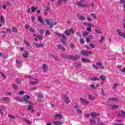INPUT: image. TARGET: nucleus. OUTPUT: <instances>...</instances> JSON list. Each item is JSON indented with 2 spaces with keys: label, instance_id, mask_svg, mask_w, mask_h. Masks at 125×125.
<instances>
[{
  "label": "nucleus",
  "instance_id": "5",
  "mask_svg": "<svg viewBox=\"0 0 125 125\" xmlns=\"http://www.w3.org/2000/svg\"><path fill=\"white\" fill-rule=\"evenodd\" d=\"M116 31H117L118 35H119V36H120V37H122V38H123V39H125V32H122V31H121V30H120L119 29H117Z\"/></svg>",
  "mask_w": 125,
  "mask_h": 125
},
{
  "label": "nucleus",
  "instance_id": "13",
  "mask_svg": "<svg viewBox=\"0 0 125 125\" xmlns=\"http://www.w3.org/2000/svg\"><path fill=\"white\" fill-rule=\"evenodd\" d=\"M63 98H64L65 102L66 104H69L71 102L70 99H69V97L67 96L66 95H64L63 96Z\"/></svg>",
  "mask_w": 125,
  "mask_h": 125
},
{
  "label": "nucleus",
  "instance_id": "26",
  "mask_svg": "<svg viewBox=\"0 0 125 125\" xmlns=\"http://www.w3.org/2000/svg\"><path fill=\"white\" fill-rule=\"evenodd\" d=\"M24 122L27 124V125H31L32 124V122L30 121V120L27 119H24Z\"/></svg>",
  "mask_w": 125,
  "mask_h": 125
},
{
  "label": "nucleus",
  "instance_id": "64",
  "mask_svg": "<svg viewBox=\"0 0 125 125\" xmlns=\"http://www.w3.org/2000/svg\"><path fill=\"white\" fill-rule=\"evenodd\" d=\"M120 2L124 5L125 4V0H120Z\"/></svg>",
  "mask_w": 125,
  "mask_h": 125
},
{
  "label": "nucleus",
  "instance_id": "50",
  "mask_svg": "<svg viewBox=\"0 0 125 125\" xmlns=\"http://www.w3.org/2000/svg\"><path fill=\"white\" fill-rule=\"evenodd\" d=\"M8 117L10 118V119H12V120H14V119H15V117L13 116L11 114H9Z\"/></svg>",
  "mask_w": 125,
  "mask_h": 125
},
{
  "label": "nucleus",
  "instance_id": "34",
  "mask_svg": "<svg viewBox=\"0 0 125 125\" xmlns=\"http://www.w3.org/2000/svg\"><path fill=\"white\" fill-rule=\"evenodd\" d=\"M86 19L83 16H80L79 17V20L81 21H84Z\"/></svg>",
  "mask_w": 125,
  "mask_h": 125
},
{
  "label": "nucleus",
  "instance_id": "29",
  "mask_svg": "<svg viewBox=\"0 0 125 125\" xmlns=\"http://www.w3.org/2000/svg\"><path fill=\"white\" fill-rule=\"evenodd\" d=\"M91 16H92V17L93 18H94V19L96 20L97 19V17L96 16V14H94V13H91L90 14Z\"/></svg>",
  "mask_w": 125,
  "mask_h": 125
},
{
  "label": "nucleus",
  "instance_id": "35",
  "mask_svg": "<svg viewBox=\"0 0 125 125\" xmlns=\"http://www.w3.org/2000/svg\"><path fill=\"white\" fill-rule=\"evenodd\" d=\"M109 101H119V100L115 98H109Z\"/></svg>",
  "mask_w": 125,
  "mask_h": 125
},
{
  "label": "nucleus",
  "instance_id": "23",
  "mask_svg": "<svg viewBox=\"0 0 125 125\" xmlns=\"http://www.w3.org/2000/svg\"><path fill=\"white\" fill-rule=\"evenodd\" d=\"M91 116L92 117V118H93V119H94V117L99 116V114L96 112H92L91 113Z\"/></svg>",
  "mask_w": 125,
  "mask_h": 125
},
{
  "label": "nucleus",
  "instance_id": "52",
  "mask_svg": "<svg viewBox=\"0 0 125 125\" xmlns=\"http://www.w3.org/2000/svg\"><path fill=\"white\" fill-rule=\"evenodd\" d=\"M103 41H104V37H101V39L99 41L100 43H102V42H103Z\"/></svg>",
  "mask_w": 125,
  "mask_h": 125
},
{
  "label": "nucleus",
  "instance_id": "62",
  "mask_svg": "<svg viewBox=\"0 0 125 125\" xmlns=\"http://www.w3.org/2000/svg\"><path fill=\"white\" fill-rule=\"evenodd\" d=\"M69 31L70 32V33H74V29H73V28H70L69 29Z\"/></svg>",
  "mask_w": 125,
  "mask_h": 125
},
{
  "label": "nucleus",
  "instance_id": "6",
  "mask_svg": "<svg viewBox=\"0 0 125 125\" xmlns=\"http://www.w3.org/2000/svg\"><path fill=\"white\" fill-rule=\"evenodd\" d=\"M29 99H30V96L28 95L24 96L23 100L25 101V103L27 104H33V103L29 101Z\"/></svg>",
  "mask_w": 125,
  "mask_h": 125
},
{
  "label": "nucleus",
  "instance_id": "57",
  "mask_svg": "<svg viewBox=\"0 0 125 125\" xmlns=\"http://www.w3.org/2000/svg\"><path fill=\"white\" fill-rule=\"evenodd\" d=\"M46 35H50V32L48 30L46 31L45 36H46Z\"/></svg>",
  "mask_w": 125,
  "mask_h": 125
},
{
  "label": "nucleus",
  "instance_id": "4",
  "mask_svg": "<svg viewBox=\"0 0 125 125\" xmlns=\"http://www.w3.org/2000/svg\"><path fill=\"white\" fill-rule=\"evenodd\" d=\"M81 54L82 55H83V56L87 57L89 54H92V52L90 51L82 50L81 51Z\"/></svg>",
  "mask_w": 125,
  "mask_h": 125
},
{
  "label": "nucleus",
  "instance_id": "61",
  "mask_svg": "<svg viewBox=\"0 0 125 125\" xmlns=\"http://www.w3.org/2000/svg\"><path fill=\"white\" fill-rule=\"evenodd\" d=\"M70 46L71 48H75V45L73 43L70 44Z\"/></svg>",
  "mask_w": 125,
  "mask_h": 125
},
{
  "label": "nucleus",
  "instance_id": "60",
  "mask_svg": "<svg viewBox=\"0 0 125 125\" xmlns=\"http://www.w3.org/2000/svg\"><path fill=\"white\" fill-rule=\"evenodd\" d=\"M86 42H90V39H89V38H86Z\"/></svg>",
  "mask_w": 125,
  "mask_h": 125
},
{
  "label": "nucleus",
  "instance_id": "21",
  "mask_svg": "<svg viewBox=\"0 0 125 125\" xmlns=\"http://www.w3.org/2000/svg\"><path fill=\"white\" fill-rule=\"evenodd\" d=\"M5 110H6V108L3 107V106H1L0 107V115H2V116L3 115V112H2V111H5Z\"/></svg>",
  "mask_w": 125,
  "mask_h": 125
},
{
  "label": "nucleus",
  "instance_id": "44",
  "mask_svg": "<svg viewBox=\"0 0 125 125\" xmlns=\"http://www.w3.org/2000/svg\"><path fill=\"white\" fill-rule=\"evenodd\" d=\"M74 108H80V105H79L78 103H75V105H74Z\"/></svg>",
  "mask_w": 125,
  "mask_h": 125
},
{
  "label": "nucleus",
  "instance_id": "49",
  "mask_svg": "<svg viewBox=\"0 0 125 125\" xmlns=\"http://www.w3.org/2000/svg\"><path fill=\"white\" fill-rule=\"evenodd\" d=\"M80 42H81V43H82V44H83V43H84V40H83V39L82 38H80Z\"/></svg>",
  "mask_w": 125,
  "mask_h": 125
},
{
  "label": "nucleus",
  "instance_id": "37",
  "mask_svg": "<svg viewBox=\"0 0 125 125\" xmlns=\"http://www.w3.org/2000/svg\"><path fill=\"white\" fill-rule=\"evenodd\" d=\"M89 86L91 89H96V86L94 84H91Z\"/></svg>",
  "mask_w": 125,
  "mask_h": 125
},
{
  "label": "nucleus",
  "instance_id": "39",
  "mask_svg": "<svg viewBox=\"0 0 125 125\" xmlns=\"http://www.w3.org/2000/svg\"><path fill=\"white\" fill-rule=\"evenodd\" d=\"M88 35V32L86 31H84V32L83 33V38H85V37H86V36H87Z\"/></svg>",
  "mask_w": 125,
  "mask_h": 125
},
{
  "label": "nucleus",
  "instance_id": "27",
  "mask_svg": "<svg viewBox=\"0 0 125 125\" xmlns=\"http://www.w3.org/2000/svg\"><path fill=\"white\" fill-rule=\"evenodd\" d=\"M99 78L101 81L104 82L106 79V77H104L103 76H100Z\"/></svg>",
  "mask_w": 125,
  "mask_h": 125
},
{
  "label": "nucleus",
  "instance_id": "3",
  "mask_svg": "<svg viewBox=\"0 0 125 125\" xmlns=\"http://www.w3.org/2000/svg\"><path fill=\"white\" fill-rule=\"evenodd\" d=\"M45 22H46L47 25L49 26V28H53V26H55L56 25H57V22H51V21H50V20H49V19H46L45 21Z\"/></svg>",
  "mask_w": 125,
  "mask_h": 125
},
{
  "label": "nucleus",
  "instance_id": "47",
  "mask_svg": "<svg viewBox=\"0 0 125 125\" xmlns=\"http://www.w3.org/2000/svg\"><path fill=\"white\" fill-rule=\"evenodd\" d=\"M11 32H12V30L10 28H7L6 29V33H11Z\"/></svg>",
  "mask_w": 125,
  "mask_h": 125
},
{
  "label": "nucleus",
  "instance_id": "30",
  "mask_svg": "<svg viewBox=\"0 0 125 125\" xmlns=\"http://www.w3.org/2000/svg\"><path fill=\"white\" fill-rule=\"evenodd\" d=\"M12 30L14 33H18V30H17V28L15 27V26H14L12 28Z\"/></svg>",
  "mask_w": 125,
  "mask_h": 125
},
{
  "label": "nucleus",
  "instance_id": "41",
  "mask_svg": "<svg viewBox=\"0 0 125 125\" xmlns=\"http://www.w3.org/2000/svg\"><path fill=\"white\" fill-rule=\"evenodd\" d=\"M34 36H36V37H37V38L40 40V41H42V36H41V35H37L36 34H34Z\"/></svg>",
  "mask_w": 125,
  "mask_h": 125
},
{
  "label": "nucleus",
  "instance_id": "45",
  "mask_svg": "<svg viewBox=\"0 0 125 125\" xmlns=\"http://www.w3.org/2000/svg\"><path fill=\"white\" fill-rule=\"evenodd\" d=\"M117 86H119V84H118V83H114L113 86L112 87V89H113V90L116 89V87H117Z\"/></svg>",
  "mask_w": 125,
  "mask_h": 125
},
{
  "label": "nucleus",
  "instance_id": "24",
  "mask_svg": "<svg viewBox=\"0 0 125 125\" xmlns=\"http://www.w3.org/2000/svg\"><path fill=\"white\" fill-rule=\"evenodd\" d=\"M2 100H3V101H4L5 103H8V102H9V99H8V97L2 98Z\"/></svg>",
  "mask_w": 125,
  "mask_h": 125
},
{
  "label": "nucleus",
  "instance_id": "28",
  "mask_svg": "<svg viewBox=\"0 0 125 125\" xmlns=\"http://www.w3.org/2000/svg\"><path fill=\"white\" fill-rule=\"evenodd\" d=\"M37 93V94L38 95L39 97H40V98H43V96L42 94V92H40L39 93Z\"/></svg>",
  "mask_w": 125,
  "mask_h": 125
},
{
  "label": "nucleus",
  "instance_id": "16",
  "mask_svg": "<svg viewBox=\"0 0 125 125\" xmlns=\"http://www.w3.org/2000/svg\"><path fill=\"white\" fill-rule=\"evenodd\" d=\"M61 57H63V58H65L66 59L70 60V58H71V55H68L66 54H61Z\"/></svg>",
  "mask_w": 125,
  "mask_h": 125
},
{
  "label": "nucleus",
  "instance_id": "32",
  "mask_svg": "<svg viewBox=\"0 0 125 125\" xmlns=\"http://www.w3.org/2000/svg\"><path fill=\"white\" fill-rule=\"evenodd\" d=\"M38 21L42 24L43 21L42 18V17H38Z\"/></svg>",
  "mask_w": 125,
  "mask_h": 125
},
{
  "label": "nucleus",
  "instance_id": "36",
  "mask_svg": "<svg viewBox=\"0 0 125 125\" xmlns=\"http://www.w3.org/2000/svg\"><path fill=\"white\" fill-rule=\"evenodd\" d=\"M88 98L90 100H94L95 99V97L92 96L91 95H89Z\"/></svg>",
  "mask_w": 125,
  "mask_h": 125
},
{
  "label": "nucleus",
  "instance_id": "25",
  "mask_svg": "<svg viewBox=\"0 0 125 125\" xmlns=\"http://www.w3.org/2000/svg\"><path fill=\"white\" fill-rule=\"evenodd\" d=\"M85 26H89V27H94V25L91 23H85Z\"/></svg>",
  "mask_w": 125,
  "mask_h": 125
},
{
  "label": "nucleus",
  "instance_id": "14",
  "mask_svg": "<svg viewBox=\"0 0 125 125\" xmlns=\"http://www.w3.org/2000/svg\"><path fill=\"white\" fill-rule=\"evenodd\" d=\"M78 59H80V56L77 55L75 57L72 55H70V60H78Z\"/></svg>",
  "mask_w": 125,
  "mask_h": 125
},
{
  "label": "nucleus",
  "instance_id": "22",
  "mask_svg": "<svg viewBox=\"0 0 125 125\" xmlns=\"http://www.w3.org/2000/svg\"><path fill=\"white\" fill-rule=\"evenodd\" d=\"M0 56L2 57L4 59L7 58V55L3 53H0Z\"/></svg>",
  "mask_w": 125,
  "mask_h": 125
},
{
  "label": "nucleus",
  "instance_id": "10",
  "mask_svg": "<svg viewBox=\"0 0 125 125\" xmlns=\"http://www.w3.org/2000/svg\"><path fill=\"white\" fill-rule=\"evenodd\" d=\"M95 28H96V29H95L96 33L97 34H102V31L99 26H95Z\"/></svg>",
  "mask_w": 125,
  "mask_h": 125
},
{
  "label": "nucleus",
  "instance_id": "9",
  "mask_svg": "<svg viewBox=\"0 0 125 125\" xmlns=\"http://www.w3.org/2000/svg\"><path fill=\"white\" fill-rule=\"evenodd\" d=\"M82 2H83V0H81L80 2H78L77 3V5H78V6H81V7H86L87 6Z\"/></svg>",
  "mask_w": 125,
  "mask_h": 125
},
{
  "label": "nucleus",
  "instance_id": "33",
  "mask_svg": "<svg viewBox=\"0 0 125 125\" xmlns=\"http://www.w3.org/2000/svg\"><path fill=\"white\" fill-rule=\"evenodd\" d=\"M25 78L26 79H30V80H35V78L32 77V76H30V75H25Z\"/></svg>",
  "mask_w": 125,
  "mask_h": 125
},
{
  "label": "nucleus",
  "instance_id": "2",
  "mask_svg": "<svg viewBox=\"0 0 125 125\" xmlns=\"http://www.w3.org/2000/svg\"><path fill=\"white\" fill-rule=\"evenodd\" d=\"M92 68L95 69L96 70H98L99 68L101 69V70H104L105 69V67L103 66H102V63L100 62H97L96 64H92Z\"/></svg>",
  "mask_w": 125,
  "mask_h": 125
},
{
  "label": "nucleus",
  "instance_id": "20",
  "mask_svg": "<svg viewBox=\"0 0 125 125\" xmlns=\"http://www.w3.org/2000/svg\"><path fill=\"white\" fill-rule=\"evenodd\" d=\"M53 125H62L63 123L61 121H54L52 122Z\"/></svg>",
  "mask_w": 125,
  "mask_h": 125
},
{
  "label": "nucleus",
  "instance_id": "11",
  "mask_svg": "<svg viewBox=\"0 0 125 125\" xmlns=\"http://www.w3.org/2000/svg\"><path fill=\"white\" fill-rule=\"evenodd\" d=\"M34 81H29V84L33 85V84H36V83H39V79H35Z\"/></svg>",
  "mask_w": 125,
  "mask_h": 125
},
{
  "label": "nucleus",
  "instance_id": "38",
  "mask_svg": "<svg viewBox=\"0 0 125 125\" xmlns=\"http://www.w3.org/2000/svg\"><path fill=\"white\" fill-rule=\"evenodd\" d=\"M95 124V120L94 119H90V125H94Z\"/></svg>",
  "mask_w": 125,
  "mask_h": 125
},
{
  "label": "nucleus",
  "instance_id": "1",
  "mask_svg": "<svg viewBox=\"0 0 125 125\" xmlns=\"http://www.w3.org/2000/svg\"><path fill=\"white\" fill-rule=\"evenodd\" d=\"M55 34L56 36H57L58 37H60V38H61L62 39H60V42L63 43V44H65L66 43V41H67V38L65 37V35L63 34H61L60 33L58 32H55Z\"/></svg>",
  "mask_w": 125,
  "mask_h": 125
},
{
  "label": "nucleus",
  "instance_id": "56",
  "mask_svg": "<svg viewBox=\"0 0 125 125\" xmlns=\"http://www.w3.org/2000/svg\"><path fill=\"white\" fill-rule=\"evenodd\" d=\"M53 58H54V59H55V60H59V59L56 56H53Z\"/></svg>",
  "mask_w": 125,
  "mask_h": 125
},
{
  "label": "nucleus",
  "instance_id": "17",
  "mask_svg": "<svg viewBox=\"0 0 125 125\" xmlns=\"http://www.w3.org/2000/svg\"><path fill=\"white\" fill-rule=\"evenodd\" d=\"M33 44L35 45V46H36V47H38V48H40L41 47H43V44H42V43H33Z\"/></svg>",
  "mask_w": 125,
  "mask_h": 125
},
{
  "label": "nucleus",
  "instance_id": "46",
  "mask_svg": "<svg viewBox=\"0 0 125 125\" xmlns=\"http://www.w3.org/2000/svg\"><path fill=\"white\" fill-rule=\"evenodd\" d=\"M92 81H99V78L97 77H93L91 79Z\"/></svg>",
  "mask_w": 125,
  "mask_h": 125
},
{
  "label": "nucleus",
  "instance_id": "43",
  "mask_svg": "<svg viewBox=\"0 0 125 125\" xmlns=\"http://www.w3.org/2000/svg\"><path fill=\"white\" fill-rule=\"evenodd\" d=\"M65 33L67 36H70V35H71V32H70L69 30H65Z\"/></svg>",
  "mask_w": 125,
  "mask_h": 125
},
{
  "label": "nucleus",
  "instance_id": "12",
  "mask_svg": "<svg viewBox=\"0 0 125 125\" xmlns=\"http://www.w3.org/2000/svg\"><path fill=\"white\" fill-rule=\"evenodd\" d=\"M80 100L81 102V103L83 104V105H87V104H89V102L88 101H87L83 99V98H80Z\"/></svg>",
  "mask_w": 125,
  "mask_h": 125
},
{
  "label": "nucleus",
  "instance_id": "58",
  "mask_svg": "<svg viewBox=\"0 0 125 125\" xmlns=\"http://www.w3.org/2000/svg\"><path fill=\"white\" fill-rule=\"evenodd\" d=\"M24 43L27 45V46H30V44L26 40H24Z\"/></svg>",
  "mask_w": 125,
  "mask_h": 125
},
{
  "label": "nucleus",
  "instance_id": "19",
  "mask_svg": "<svg viewBox=\"0 0 125 125\" xmlns=\"http://www.w3.org/2000/svg\"><path fill=\"white\" fill-rule=\"evenodd\" d=\"M42 68L43 69V71L44 73H45V72H47V66L46 65V64H43L42 65Z\"/></svg>",
  "mask_w": 125,
  "mask_h": 125
},
{
  "label": "nucleus",
  "instance_id": "8",
  "mask_svg": "<svg viewBox=\"0 0 125 125\" xmlns=\"http://www.w3.org/2000/svg\"><path fill=\"white\" fill-rule=\"evenodd\" d=\"M54 118L56 120H62L63 116L60 114H55Z\"/></svg>",
  "mask_w": 125,
  "mask_h": 125
},
{
  "label": "nucleus",
  "instance_id": "55",
  "mask_svg": "<svg viewBox=\"0 0 125 125\" xmlns=\"http://www.w3.org/2000/svg\"><path fill=\"white\" fill-rule=\"evenodd\" d=\"M89 45L91 48H95V46H94V45L93 44L90 43Z\"/></svg>",
  "mask_w": 125,
  "mask_h": 125
},
{
  "label": "nucleus",
  "instance_id": "63",
  "mask_svg": "<svg viewBox=\"0 0 125 125\" xmlns=\"http://www.w3.org/2000/svg\"><path fill=\"white\" fill-rule=\"evenodd\" d=\"M120 71L122 72V73H125V68L120 69Z\"/></svg>",
  "mask_w": 125,
  "mask_h": 125
},
{
  "label": "nucleus",
  "instance_id": "42",
  "mask_svg": "<svg viewBox=\"0 0 125 125\" xmlns=\"http://www.w3.org/2000/svg\"><path fill=\"white\" fill-rule=\"evenodd\" d=\"M22 56H23V57H24V58H29V54H28V53L23 54H22Z\"/></svg>",
  "mask_w": 125,
  "mask_h": 125
},
{
  "label": "nucleus",
  "instance_id": "59",
  "mask_svg": "<svg viewBox=\"0 0 125 125\" xmlns=\"http://www.w3.org/2000/svg\"><path fill=\"white\" fill-rule=\"evenodd\" d=\"M85 118H89L90 117V114H86L84 115Z\"/></svg>",
  "mask_w": 125,
  "mask_h": 125
},
{
  "label": "nucleus",
  "instance_id": "15",
  "mask_svg": "<svg viewBox=\"0 0 125 125\" xmlns=\"http://www.w3.org/2000/svg\"><path fill=\"white\" fill-rule=\"evenodd\" d=\"M57 47H58V49H61V50L62 51H66V49L64 48L61 44L57 45Z\"/></svg>",
  "mask_w": 125,
  "mask_h": 125
},
{
  "label": "nucleus",
  "instance_id": "7",
  "mask_svg": "<svg viewBox=\"0 0 125 125\" xmlns=\"http://www.w3.org/2000/svg\"><path fill=\"white\" fill-rule=\"evenodd\" d=\"M34 104V103H33V104H28L27 106V110H28V111H31L32 113H34V112H35V110L33 108V106L31 105Z\"/></svg>",
  "mask_w": 125,
  "mask_h": 125
},
{
  "label": "nucleus",
  "instance_id": "53",
  "mask_svg": "<svg viewBox=\"0 0 125 125\" xmlns=\"http://www.w3.org/2000/svg\"><path fill=\"white\" fill-rule=\"evenodd\" d=\"M86 30L88 32H91L92 31V29H91V27H87L86 28Z\"/></svg>",
  "mask_w": 125,
  "mask_h": 125
},
{
  "label": "nucleus",
  "instance_id": "31",
  "mask_svg": "<svg viewBox=\"0 0 125 125\" xmlns=\"http://www.w3.org/2000/svg\"><path fill=\"white\" fill-rule=\"evenodd\" d=\"M37 89H38V87H33L29 89V91H34V90H37Z\"/></svg>",
  "mask_w": 125,
  "mask_h": 125
},
{
  "label": "nucleus",
  "instance_id": "48",
  "mask_svg": "<svg viewBox=\"0 0 125 125\" xmlns=\"http://www.w3.org/2000/svg\"><path fill=\"white\" fill-rule=\"evenodd\" d=\"M38 9V8H35L34 7H31V12H35L36 11V9Z\"/></svg>",
  "mask_w": 125,
  "mask_h": 125
},
{
  "label": "nucleus",
  "instance_id": "51",
  "mask_svg": "<svg viewBox=\"0 0 125 125\" xmlns=\"http://www.w3.org/2000/svg\"><path fill=\"white\" fill-rule=\"evenodd\" d=\"M76 112L78 114H83V112H82V110H81V109H77Z\"/></svg>",
  "mask_w": 125,
  "mask_h": 125
},
{
  "label": "nucleus",
  "instance_id": "54",
  "mask_svg": "<svg viewBox=\"0 0 125 125\" xmlns=\"http://www.w3.org/2000/svg\"><path fill=\"white\" fill-rule=\"evenodd\" d=\"M112 109H117V108H118V105H112L111 106Z\"/></svg>",
  "mask_w": 125,
  "mask_h": 125
},
{
  "label": "nucleus",
  "instance_id": "18",
  "mask_svg": "<svg viewBox=\"0 0 125 125\" xmlns=\"http://www.w3.org/2000/svg\"><path fill=\"white\" fill-rule=\"evenodd\" d=\"M82 60L83 63H90L91 62V61L89 59L83 58Z\"/></svg>",
  "mask_w": 125,
  "mask_h": 125
},
{
  "label": "nucleus",
  "instance_id": "40",
  "mask_svg": "<svg viewBox=\"0 0 125 125\" xmlns=\"http://www.w3.org/2000/svg\"><path fill=\"white\" fill-rule=\"evenodd\" d=\"M0 21L3 24H4V23H5V21H4V19H3V17H2V16L1 17Z\"/></svg>",
  "mask_w": 125,
  "mask_h": 125
}]
</instances>
